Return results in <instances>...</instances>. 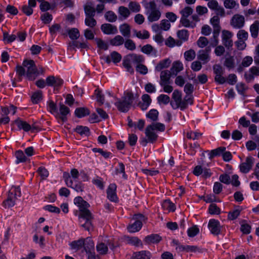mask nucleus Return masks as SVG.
<instances>
[{"mask_svg": "<svg viewBox=\"0 0 259 259\" xmlns=\"http://www.w3.org/2000/svg\"><path fill=\"white\" fill-rule=\"evenodd\" d=\"M21 196V192L20 187L13 186L8 192L7 199L3 202L2 206L5 208L13 207L16 204L17 198Z\"/></svg>", "mask_w": 259, "mask_h": 259, "instance_id": "nucleus-3", "label": "nucleus"}, {"mask_svg": "<svg viewBox=\"0 0 259 259\" xmlns=\"http://www.w3.org/2000/svg\"><path fill=\"white\" fill-rule=\"evenodd\" d=\"M193 12L192 8L190 7H186L180 11V14L182 15L181 17L188 18L189 16L192 14Z\"/></svg>", "mask_w": 259, "mask_h": 259, "instance_id": "nucleus-53", "label": "nucleus"}, {"mask_svg": "<svg viewBox=\"0 0 259 259\" xmlns=\"http://www.w3.org/2000/svg\"><path fill=\"white\" fill-rule=\"evenodd\" d=\"M162 238L157 234H152L146 236L143 240L146 244L158 243Z\"/></svg>", "mask_w": 259, "mask_h": 259, "instance_id": "nucleus-17", "label": "nucleus"}, {"mask_svg": "<svg viewBox=\"0 0 259 259\" xmlns=\"http://www.w3.org/2000/svg\"><path fill=\"white\" fill-rule=\"evenodd\" d=\"M110 56L112 61L115 64L120 62L122 58L121 55L116 51L112 52L110 53Z\"/></svg>", "mask_w": 259, "mask_h": 259, "instance_id": "nucleus-52", "label": "nucleus"}, {"mask_svg": "<svg viewBox=\"0 0 259 259\" xmlns=\"http://www.w3.org/2000/svg\"><path fill=\"white\" fill-rule=\"evenodd\" d=\"M74 131L82 136L89 137L91 134L90 128L86 126L77 125Z\"/></svg>", "mask_w": 259, "mask_h": 259, "instance_id": "nucleus-27", "label": "nucleus"}, {"mask_svg": "<svg viewBox=\"0 0 259 259\" xmlns=\"http://www.w3.org/2000/svg\"><path fill=\"white\" fill-rule=\"evenodd\" d=\"M199 232V229L197 226H193L189 228L187 230V234L189 237H194Z\"/></svg>", "mask_w": 259, "mask_h": 259, "instance_id": "nucleus-55", "label": "nucleus"}, {"mask_svg": "<svg viewBox=\"0 0 259 259\" xmlns=\"http://www.w3.org/2000/svg\"><path fill=\"white\" fill-rule=\"evenodd\" d=\"M90 114V110L86 107H78L76 108L74 111L75 115L79 118L89 115Z\"/></svg>", "mask_w": 259, "mask_h": 259, "instance_id": "nucleus-24", "label": "nucleus"}, {"mask_svg": "<svg viewBox=\"0 0 259 259\" xmlns=\"http://www.w3.org/2000/svg\"><path fill=\"white\" fill-rule=\"evenodd\" d=\"M70 109L68 107L62 103L59 104V113L60 114L59 118L63 122L67 120V115L70 114Z\"/></svg>", "mask_w": 259, "mask_h": 259, "instance_id": "nucleus-19", "label": "nucleus"}, {"mask_svg": "<svg viewBox=\"0 0 259 259\" xmlns=\"http://www.w3.org/2000/svg\"><path fill=\"white\" fill-rule=\"evenodd\" d=\"M158 111L155 109H151L146 114V117L155 122L158 118Z\"/></svg>", "mask_w": 259, "mask_h": 259, "instance_id": "nucleus-41", "label": "nucleus"}, {"mask_svg": "<svg viewBox=\"0 0 259 259\" xmlns=\"http://www.w3.org/2000/svg\"><path fill=\"white\" fill-rule=\"evenodd\" d=\"M134 100V94L132 92H126L120 99H118L115 105L119 111L126 113L131 109Z\"/></svg>", "mask_w": 259, "mask_h": 259, "instance_id": "nucleus-2", "label": "nucleus"}, {"mask_svg": "<svg viewBox=\"0 0 259 259\" xmlns=\"http://www.w3.org/2000/svg\"><path fill=\"white\" fill-rule=\"evenodd\" d=\"M196 56L195 52L193 50H190L185 52L184 57L185 59L188 61L193 60Z\"/></svg>", "mask_w": 259, "mask_h": 259, "instance_id": "nucleus-63", "label": "nucleus"}, {"mask_svg": "<svg viewBox=\"0 0 259 259\" xmlns=\"http://www.w3.org/2000/svg\"><path fill=\"white\" fill-rule=\"evenodd\" d=\"M171 63V60L165 59L160 61L155 67V71H160L162 69L168 68Z\"/></svg>", "mask_w": 259, "mask_h": 259, "instance_id": "nucleus-28", "label": "nucleus"}, {"mask_svg": "<svg viewBox=\"0 0 259 259\" xmlns=\"http://www.w3.org/2000/svg\"><path fill=\"white\" fill-rule=\"evenodd\" d=\"M19 81L25 76L28 81H34L39 75L45 73L46 69L41 65L37 66L35 62L31 59H24L22 65H17L15 68Z\"/></svg>", "mask_w": 259, "mask_h": 259, "instance_id": "nucleus-1", "label": "nucleus"}, {"mask_svg": "<svg viewBox=\"0 0 259 259\" xmlns=\"http://www.w3.org/2000/svg\"><path fill=\"white\" fill-rule=\"evenodd\" d=\"M84 10L85 17H94L96 14L95 9L91 5H85L84 7Z\"/></svg>", "mask_w": 259, "mask_h": 259, "instance_id": "nucleus-38", "label": "nucleus"}, {"mask_svg": "<svg viewBox=\"0 0 259 259\" xmlns=\"http://www.w3.org/2000/svg\"><path fill=\"white\" fill-rule=\"evenodd\" d=\"M208 211L210 214H219L221 213V209L215 203L209 205Z\"/></svg>", "mask_w": 259, "mask_h": 259, "instance_id": "nucleus-50", "label": "nucleus"}, {"mask_svg": "<svg viewBox=\"0 0 259 259\" xmlns=\"http://www.w3.org/2000/svg\"><path fill=\"white\" fill-rule=\"evenodd\" d=\"M85 220L84 224L81 225V227L84 228V229L89 232L92 231L94 230V226L92 223V221L94 219L93 215L91 212V216L83 217V215L79 217Z\"/></svg>", "mask_w": 259, "mask_h": 259, "instance_id": "nucleus-15", "label": "nucleus"}, {"mask_svg": "<svg viewBox=\"0 0 259 259\" xmlns=\"http://www.w3.org/2000/svg\"><path fill=\"white\" fill-rule=\"evenodd\" d=\"M40 19L45 24H49L52 21L53 16L49 13L46 12L41 15Z\"/></svg>", "mask_w": 259, "mask_h": 259, "instance_id": "nucleus-60", "label": "nucleus"}, {"mask_svg": "<svg viewBox=\"0 0 259 259\" xmlns=\"http://www.w3.org/2000/svg\"><path fill=\"white\" fill-rule=\"evenodd\" d=\"M13 33H16V37L18 41L23 42L26 39L27 33L25 31H17V29H14Z\"/></svg>", "mask_w": 259, "mask_h": 259, "instance_id": "nucleus-48", "label": "nucleus"}, {"mask_svg": "<svg viewBox=\"0 0 259 259\" xmlns=\"http://www.w3.org/2000/svg\"><path fill=\"white\" fill-rule=\"evenodd\" d=\"M224 65L228 69H232L235 66L234 59L233 57L226 58L224 62Z\"/></svg>", "mask_w": 259, "mask_h": 259, "instance_id": "nucleus-58", "label": "nucleus"}, {"mask_svg": "<svg viewBox=\"0 0 259 259\" xmlns=\"http://www.w3.org/2000/svg\"><path fill=\"white\" fill-rule=\"evenodd\" d=\"M146 14L149 22H153L158 21L161 15V13L154 1L146 3L144 5Z\"/></svg>", "mask_w": 259, "mask_h": 259, "instance_id": "nucleus-4", "label": "nucleus"}, {"mask_svg": "<svg viewBox=\"0 0 259 259\" xmlns=\"http://www.w3.org/2000/svg\"><path fill=\"white\" fill-rule=\"evenodd\" d=\"M146 136L149 143H154L158 139V135L152 130L151 127H146L145 132Z\"/></svg>", "mask_w": 259, "mask_h": 259, "instance_id": "nucleus-20", "label": "nucleus"}, {"mask_svg": "<svg viewBox=\"0 0 259 259\" xmlns=\"http://www.w3.org/2000/svg\"><path fill=\"white\" fill-rule=\"evenodd\" d=\"M15 156L16 158V160L15 161L16 164L25 162L27 160V158L23 152L21 150L16 151L15 153Z\"/></svg>", "mask_w": 259, "mask_h": 259, "instance_id": "nucleus-32", "label": "nucleus"}, {"mask_svg": "<svg viewBox=\"0 0 259 259\" xmlns=\"http://www.w3.org/2000/svg\"><path fill=\"white\" fill-rule=\"evenodd\" d=\"M95 41H96L98 47L103 50H107L108 49V44L103 40L101 38H96Z\"/></svg>", "mask_w": 259, "mask_h": 259, "instance_id": "nucleus-57", "label": "nucleus"}, {"mask_svg": "<svg viewBox=\"0 0 259 259\" xmlns=\"http://www.w3.org/2000/svg\"><path fill=\"white\" fill-rule=\"evenodd\" d=\"M177 36L183 41H186L188 39L189 33L187 30L182 29L178 31Z\"/></svg>", "mask_w": 259, "mask_h": 259, "instance_id": "nucleus-42", "label": "nucleus"}, {"mask_svg": "<svg viewBox=\"0 0 259 259\" xmlns=\"http://www.w3.org/2000/svg\"><path fill=\"white\" fill-rule=\"evenodd\" d=\"M83 246L86 252L95 251L94 242L90 237H87L85 239H84V244Z\"/></svg>", "mask_w": 259, "mask_h": 259, "instance_id": "nucleus-22", "label": "nucleus"}, {"mask_svg": "<svg viewBox=\"0 0 259 259\" xmlns=\"http://www.w3.org/2000/svg\"><path fill=\"white\" fill-rule=\"evenodd\" d=\"M253 160V157L251 156L247 157L245 162L241 163L239 165L240 171L244 174L248 173L252 167Z\"/></svg>", "mask_w": 259, "mask_h": 259, "instance_id": "nucleus-13", "label": "nucleus"}, {"mask_svg": "<svg viewBox=\"0 0 259 259\" xmlns=\"http://www.w3.org/2000/svg\"><path fill=\"white\" fill-rule=\"evenodd\" d=\"M104 17L106 20L109 22H114L117 18L116 15L112 11H107L105 14Z\"/></svg>", "mask_w": 259, "mask_h": 259, "instance_id": "nucleus-44", "label": "nucleus"}, {"mask_svg": "<svg viewBox=\"0 0 259 259\" xmlns=\"http://www.w3.org/2000/svg\"><path fill=\"white\" fill-rule=\"evenodd\" d=\"M157 101L159 103L167 104L170 101V98L168 96L164 94H161L157 97Z\"/></svg>", "mask_w": 259, "mask_h": 259, "instance_id": "nucleus-64", "label": "nucleus"}, {"mask_svg": "<svg viewBox=\"0 0 259 259\" xmlns=\"http://www.w3.org/2000/svg\"><path fill=\"white\" fill-rule=\"evenodd\" d=\"M241 210L239 209H236L230 211L228 214V219L230 220H234L236 219L240 215Z\"/></svg>", "mask_w": 259, "mask_h": 259, "instance_id": "nucleus-62", "label": "nucleus"}, {"mask_svg": "<svg viewBox=\"0 0 259 259\" xmlns=\"http://www.w3.org/2000/svg\"><path fill=\"white\" fill-rule=\"evenodd\" d=\"M101 30L105 34L110 35L116 34L118 29L116 26L110 23H104L101 26Z\"/></svg>", "mask_w": 259, "mask_h": 259, "instance_id": "nucleus-14", "label": "nucleus"}, {"mask_svg": "<svg viewBox=\"0 0 259 259\" xmlns=\"http://www.w3.org/2000/svg\"><path fill=\"white\" fill-rule=\"evenodd\" d=\"M202 134L197 132L190 131L187 132L186 137L189 139L197 140L200 138Z\"/></svg>", "mask_w": 259, "mask_h": 259, "instance_id": "nucleus-54", "label": "nucleus"}, {"mask_svg": "<svg viewBox=\"0 0 259 259\" xmlns=\"http://www.w3.org/2000/svg\"><path fill=\"white\" fill-rule=\"evenodd\" d=\"M259 31V21L256 20L250 26V32L251 36L255 38L257 37Z\"/></svg>", "mask_w": 259, "mask_h": 259, "instance_id": "nucleus-29", "label": "nucleus"}, {"mask_svg": "<svg viewBox=\"0 0 259 259\" xmlns=\"http://www.w3.org/2000/svg\"><path fill=\"white\" fill-rule=\"evenodd\" d=\"M148 127H151L153 131H157L161 132H164L165 129V125L160 122H153L148 125Z\"/></svg>", "mask_w": 259, "mask_h": 259, "instance_id": "nucleus-40", "label": "nucleus"}, {"mask_svg": "<svg viewBox=\"0 0 259 259\" xmlns=\"http://www.w3.org/2000/svg\"><path fill=\"white\" fill-rule=\"evenodd\" d=\"M133 31L135 35L140 39H147L150 37V33L146 30H144L143 33L141 31H138L136 30H134Z\"/></svg>", "mask_w": 259, "mask_h": 259, "instance_id": "nucleus-45", "label": "nucleus"}, {"mask_svg": "<svg viewBox=\"0 0 259 259\" xmlns=\"http://www.w3.org/2000/svg\"><path fill=\"white\" fill-rule=\"evenodd\" d=\"M42 99V93L41 91L34 92L31 97V100L33 104H37Z\"/></svg>", "mask_w": 259, "mask_h": 259, "instance_id": "nucleus-33", "label": "nucleus"}, {"mask_svg": "<svg viewBox=\"0 0 259 259\" xmlns=\"http://www.w3.org/2000/svg\"><path fill=\"white\" fill-rule=\"evenodd\" d=\"M123 44L124 45V47L130 51H134L136 48L135 43L131 39H126Z\"/></svg>", "mask_w": 259, "mask_h": 259, "instance_id": "nucleus-61", "label": "nucleus"}, {"mask_svg": "<svg viewBox=\"0 0 259 259\" xmlns=\"http://www.w3.org/2000/svg\"><path fill=\"white\" fill-rule=\"evenodd\" d=\"M208 228L214 235H218L221 233V226L218 220L210 219L208 224Z\"/></svg>", "mask_w": 259, "mask_h": 259, "instance_id": "nucleus-12", "label": "nucleus"}, {"mask_svg": "<svg viewBox=\"0 0 259 259\" xmlns=\"http://www.w3.org/2000/svg\"><path fill=\"white\" fill-rule=\"evenodd\" d=\"M3 40L5 44H10L14 41L16 39V33H13L10 35L7 31H3Z\"/></svg>", "mask_w": 259, "mask_h": 259, "instance_id": "nucleus-23", "label": "nucleus"}, {"mask_svg": "<svg viewBox=\"0 0 259 259\" xmlns=\"http://www.w3.org/2000/svg\"><path fill=\"white\" fill-rule=\"evenodd\" d=\"M245 23V18L242 15L235 14L232 18L230 22L231 26L236 29L242 28Z\"/></svg>", "mask_w": 259, "mask_h": 259, "instance_id": "nucleus-11", "label": "nucleus"}, {"mask_svg": "<svg viewBox=\"0 0 259 259\" xmlns=\"http://www.w3.org/2000/svg\"><path fill=\"white\" fill-rule=\"evenodd\" d=\"M225 150L226 148L225 147H220L212 150L209 153V158L211 159L215 156H220Z\"/></svg>", "mask_w": 259, "mask_h": 259, "instance_id": "nucleus-34", "label": "nucleus"}, {"mask_svg": "<svg viewBox=\"0 0 259 259\" xmlns=\"http://www.w3.org/2000/svg\"><path fill=\"white\" fill-rule=\"evenodd\" d=\"M134 257L136 259H150L151 253L148 250H142L135 252Z\"/></svg>", "mask_w": 259, "mask_h": 259, "instance_id": "nucleus-26", "label": "nucleus"}, {"mask_svg": "<svg viewBox=\"0 0 259 259\" xmlns=\"http://www.w3.org/2000/svg\"><path fill=\"white\" fill-rule=\"evenodd\" d=\"M119 30L122 35L126 37H130L131 35V27L129 24L124 23L119 26Z\"/></svg>", "mask_w": 259, "mask_h": 259, "instance_id": "nucleus-30", "label": "nucleus"}, {"mask_svg": "<svg viewBox=\"0 0 259 259\" xmlns=\"http://www.w3.org/2000/svg\"><path fill=\"white\" fill-rule=\"evenodd\" d=\"M67 32L69 37L72 40L77 39L79 37V32L77 28H73L68 29Z\"/></svg>", "mask_w": 259, "mask_h": 259, "instance_id": "nucleus-46", "label": "nucleus"}, {"mask_svg": "<svg viewBox=\"0 0 259 259\" xmlns=\"http://www.w3.org/2000/svg\"><path fill=\"white\" fill-rule=\"evenodd\" d=\"M94 17H85L84 23L85 25L91 28H94L97 25V21L94 19Z\"/></svg>", "mask_w": 259, "mask_h": 259, "instance_id": "nucleus-56", "label": "nucleus"}, {"mask_svg": "<svg viewBox=\"0 0 259 259\" xmlns=\"http://www.w3.org/2000/svg\"><path fill=\"white\" fill-rule=\"evenodd\" d=\"M171 71H169L167 70L162 71L160 73V81L159 84L161 86L164 85L165 84H169V80L170 79V77L171 76Z\"/></svg>", "mask_w": 259, "mask_h": 259, "instance_id": "nucleus-18", "label": "nucleus"}, {"mask_svg": "<svg viewBox=\"0 0 259 259\" xmlns=\"http://www.w3.org/2000/svg\"><path fill=\"white\" fill-rule=\"evenodd\" d=\"M63 178L65 185L69 188H72L77 192H83L84 191V184L81 181H75L74 183L70 179L69 173L64 171L63 173Z\"/></svg>", "mask_w": 259, "mask_h": 259, "instance_id": "nucleus-6", "label": "nucleus"}, {"mask_svg": "<svg viewBox=\"0 0 259 259\" xmlns=\"http://www.w3.org/2000/svg\"><path fill=\"white\" fill-rule=\"evenodd\" d=\"M126 241L128 244L136 246H142L141 240L137 237L127 236L126 237Z\"/></svg>", "mask_w": 259, "mask_h": 259, "instance_id": "nucleus-39", "label": "nucleus"}, {"mask_svg": "<svg viewBox=\"0 0 259 259\" xmlns=\"http://www.w3.org/2000/svg\"><path fill=\"white\" fill-rule=\"evenodd\" d=\"M180 23L183 26L187 28H193L196 27V23L193 21H190L188 18L181 17L180 21Z\"/></svg>", "mask_w": 259, "mask_h": 259, "instance_id": "nucleus-35", "label": "nucleus"}, {"mask_svg": "<svg viewBox=\"0 0 259 259\" xmlns=\"http://www.w3.org/2000/svg\"><path fill=\"white\" fill-rule=\"evenodd\" d=\"M15 124L17 125L18 131L23 130L25 132H28L31 130L30 124L20 117L12 121L11 126H13Z\"/></svg>", "mask_w": 259, "mask_h": 259, "instance_id": "nucleus-10", "label": "nucleus"}, {"mask_svg": "<svg viewBox=\"0 0 259 259\" xmlns=\"http://www.w3.org/2000/svg\"><path fill=\"white\" fill-rule=\"evenodd\" d=\"M232 34L228 30H223L222 32V42L223 45L227 48L232 47L233 41L231 39Z\"/></svg>", "mask_w": 259, "mask_h": 259, "instance_id": "nucleus-16", "label": "nucleus"}, {"mask_svg": "<svg viewBox=\"0 0 259 259\" xmlns=\"http://www.w3.org/2000/svg\"><path fill=\"white\" fill-rule=\"evenodd\" d=\"M117 186L115 183L109 185L106 190L107 198L111 202H117L118 198L116 193Z\"/></svg>", "mask_w": 259, "mask_h": 259, "instance_id": "nucleus-9", "label": "nucleus"}, {"mask_svg": "<svg viewBox=\"0 0 259 259\" xmlns=\"http://www.w3.org/2000/svg\"><path fill=\"white\" fill-rule=\"evenodd\" d=\"M144 61V58L142 55L136 54H131L125 56L122 62V64L126 71L133 74L134 70L131 66V63H140Z\"/></svg>", "mask_w": 259, "mask_h": 259, "instance_id": "nucleus-5", "label": "nucleus"}, {"mask_svg": "<svg viewBox=\"0 0 259 259\" xmlns=\"http://www.w3.org/2000/svg\"><path fill=\"white\" fill-rule=\"evenodd\" d=\"M137 64V65L136 67V71L141 74H146L148 72L147 67L145 65L141 64V63Z\"/></svg>", "mask_w": 259, "mask_h": 259, "instance_id": "nucleus-59", "label": "nucleus"}, {"mask_svg": "<svg viewBox=\"0 0 259 259\" xmlns=\"http://www.w3.org/2000/svg\"><path fill=\"white\" fill-rule=\"evenodd\" d=\"M183 68L182 63L180 61H176L173 62L170 71L172 74L176 75L179 72L183 70Z\"/></svg>", "mask_w": 259, "mask_h": 259, "instance_id": "nucleus-25", "label": "nucleus"}, {"mask_svg": "<svg viewBox=\"0 0 259 259\" xmlns=\"http://www.w3.org/2000/svg\"><path fill=\"white\" fill-rule=\"evenodd\" d=\"M94 153H99L105 159L109 158L111 155L112 153L110 152L104 151L102 149L94 148L92 149Z\"/></svg>", "mask_w": 259, "mask_h": 259, "instance_id": "nucleus-51", "label": "nucleus"}, {"mask_svg": "<svg viewBox=\"0 0 259 259\" xmlns=\"http://www.w3.org/2000/svg\"><path fill=\"white\" fill-rule=\"evenodd\" d=\"M64 83V80L59 76L49 75L47 77V84L54 88V92H58Z\"/></svg>", "mask_w": 259, "mask_h": 259, "instance_id": "nucleus-8", "label": "nucleus"}, {"mask_svg": "<svg viewBox=\"0 0 259 259\" xmlns=\"http://www.w3.org/2000/svg\"><path fill=\"white\" fill-rule=\"evenodd\" d=\"M94 94L97 98V101L99 102L100 105H103L105 102V96L102 94V91L99 89L95 90Z\"/></svg>", "mask_w": 259, "mask_h": 259, "instance_id": "nucleus-47", "label": "nucleus"}, {"mask_svg": "<svg viewBox=\"0 0 259 259\" xmlns=\"http://www.w3.org/2000/svg\"><path fill=\"white\" fill-rule=\"evenodd\" d=\"M74 204L76 205L79 211L78 217L83 215V217L91 216V211L89 209L90 204L83 199L81 196L75 197L73 200Z\"/></svg>", "mask_w": 259, "mask_h": 259, "instance_id": "nucleus-7", "label": "nucleus"}, {"mask_svg": "<svg viewBox=\"0 0 259 259\" xmlns=\"http://www.w3.org/2000/svg\"><path fill=\"white\" fill-rule=\"evenodd\" d=\"M84 244V239H80L77 240L72 241L69 243L72 250L77 251L81 249Z\"/></svg>", "mask_w": 259, "mask_h": 259, "instance_id": "nucleus-31", "label": "nucleus"}, {"mask_svg": "<svg viewBox=\"0 0 259 259\" xmlns=\"http://www.w3.org/2000/svg\"><path fill=\"white\" fill-rule=\"evenodd\" d=\"M118 13L119 15L123 17V19H126L131 14L130 10L124 6L119 7Z\"/></svg>", "mask_w": 259, "mask_h": 259, "instance_id": "nucleus-49", "label": "nucleus"}, {"mask_svg": "<svg viewBox=\"0 0 259 259\" xmlns=\"http://www.w3.org/2000/svg\"><path fill=\"white\" fill-rule=\"evenodd\" d=\"M36 172L40 176L41 181L46 180L49 175V171L44 166L39 167Z\"/></svg>", "mask_w": 259, "mask_h": 259, "instance_id": "nucleus-43", "label": "nucleus"}, {"mask_svg": "<svg viewBox=\"0 0 259 259\" xmlns=\"http://www.w3.org/2000/svg\"><path fill=\"white\" fill-rule=\"evenodd\" d=\"M124 38L120 35H116L113 38L110 39V44L113 46H119L123 44Z\"/></svg>", "mask_w": 259, "mask_h": 259, "instance_id": "nucleus-36", "label": "nucleus"}, {"mask_svg": "<svg viewBox=\"0 0 259 259\" xmlns=\"http://www.w3.org/2000/svg\"><path fill=\"white\" fill-rule=\"evenodd\" d=\"M143 226L142 223L140 221H136L133 224H130L127 227V231L130 233H136L139 231Z\"/></svg>", "mask_w": 259, "mask_h": 259, "instance_id": "nucleus-21", "label": "nucleus"}, {"mask_svg": "<svg viewBox=\"0 0 259 259\" xmlns=\"http://www.w3.org/2000/svg\"><path fill=\"white\" fill-rule=\"evenodd\" d=\"M97 251L101 255H104L107 253L108 247L103 242L99 243L96 245Z\"/></svg>", "mask_w": 259, "mask_h": 259, "instance_id": "nucleus-37", "label": "nucleus"}]
</instances>
